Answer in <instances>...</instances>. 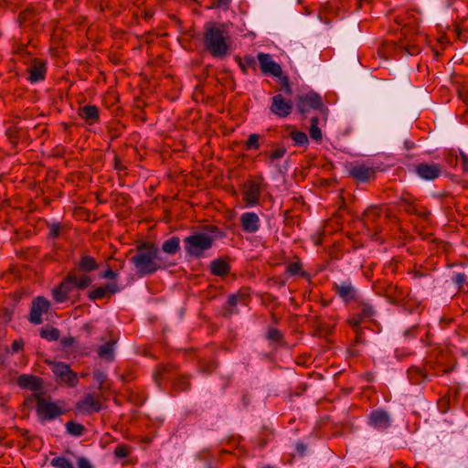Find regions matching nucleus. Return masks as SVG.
<instances>
[{
    "label": "nucleus",
    "mask_w": 468,
    "mask_h": 468,
    "mask_svg": "<svg viewBox=\"0 0 468 468\" xmlns=\"http://www.w3.org/2000/svg\"><path fill=\"white\" fill-rule=\"evenodd\" d=\"M131 262L139 277L151 275L170 265L161 255L159 249L149 242H144L137 247L135 254L131 258Z\"/></svg>",
    "instance_id": "1"
},
{
    "label": "nucleus",
    "mask_w": 468,
    "mask_h": 468,
    "mask_svg": "<svg viewBox=\"0 0 468 468\" xmlns=\"http://www.w3.org/2000/svg\"><path fill=\"white\" fill-rule=\"evenodd\" d=\"M229 33L224 23L209 22L205 25L204 47L214 58L226 57L230 49Z\"/></svg>",
    "instance_id": "2"
},
{
    "label": "nucleus",
    "mask_w": 468,
    "mask_h": 468,
    "mask_svg": "<svg viewBox=\"0 0 468 468\" xmlns=\"http://www.w3.org/2000/svg\"><path fill=\"white\" fill-rule=\"evenodd\" d=\"M184 243L187 254L193 257H200L205 250L211 248L213 239L207 233L198 232L186 237Z\"/></svg>",
    "instance_id": "3"
},
{
    "label": "nucleus",
    "mask_w": 468,
    "mask_h": 468,
    "mask_svg": "<svg viewBox=\"0 0 468 468\" xmlns=\"http://www.w3.org/2000/svg\"><path fill=\"white\" fill-rule=\"evenodd\" d=\"M403 38L399 43L390 42L389 44L394 48L395 51H400L405 55H417L420 52V42L422 36H411L409 34V29L402 30Z\"/></svg>",
    "instance_id": "4"
},
{
    "label": "nucleus",
    "mask_w": 468,
    "mask_h": 468,
    "mask_svg": "<svg viewBox=\"0 0 468 468\" xmlns=\"http://www.w3.org/2000/svg\"><path fill=\"white\" fill-rule=\"evenodd\" d=\"M348 175L359 183H367L376 176V169L369 163H353L348 166Z\"/></svg>",
    "instance_id": "5"
},
{
    "label": "nucleus",
    "mask_w": 468,
    "mask_h": 468,
    "mask_svg": "<svg viewBox=\"0 0 468 468\" xmlns=\"http://www.w3.org/2000/svg\"><path fill=\"white\" fill-rule=\"evenodd\" d=\"M37 414L41 421L54 420L63 414V410L57 403L38 399L36 407Z\"/></svg>",
    "instance_id": "6"
},
{
    "label": "nucleus",
    "mask_w": 468,
    "mask_h": 468,
    "mask_svg": "<svg viewBox=\"0 0 468 468\" xmlns=\"http://www.w3.org/2000/svg\"><path fill=\"white\" fill-rule=\"evenodd\" d=\"M50 303L45 297L37 296L32 302L29 321L34 324H40L42 323V315L48 312Z\"/></svg>",
    "instance_id": "7"
},
{
    "label": "nucleus",
    "mask_w": 468,
    "mask_h": 468,
    "mask_svg": "<svg viewBox=\"0 0 468 468\" xmlns=\"http://www.w3.org/2000/svg\"><path fill=\"white\" fill-rule=\"evenodd\" d=\"M77 410L83 414L98 412L101 409V401L99 395L86 394L77 402Z\"/></svg>",
    "instance_id": "8"
},
{
    "label": "nucleus",
    "mask_w": 468,
    "mask_h": 468,
    "mask_svg": "<svg viewBox=\"0 0 468 468\" xmlns=\"http://www.w3.org/2000/svg\"><path fill=\"white\" fill-rule=\"evenodd\" d=\"M271 112L281 118H285L291 114L292 110V101L286 100L282 94L272 97Z\"/></svg>",
    "instance_id": "9"
},
{
    "label": "nucleus",
    "mask_w": 468,
    "mask_h": 468,
    "mask_svg": "<svg viewBox=\"0 0 468 468\" xmlns=\"http://www.w3.org/2000/svg\"><path fill=\"white\" fill-rule=\"evenodd\" d=\"M368 424L378 431H386L391 425V419L387 411L375 410L368 416Z\"/></svg>",
    "instance_id": "10"
},
{
    "label": "nucleus",
    "mask_w": 468,
    "mask_h": 468,
    "mask_svg": "<svg viewBox=\"0 0 468 468\" xmlns=\"http://www.w3.org/2000/svg\"><path fill=\"white\" fill-rule=\"evenodd\" d=\"M260 68L264 74L279 77L282 74L281 66L276 63L270 54L260 52L257 55Z\"/></svg>",
    "instance_id": "11"
},
{
    "label": "nucleus",
    "mask_w": 468,
    "mask_h": 468,
    "mask_svg": "<svg viewBox=\"0 0 468 468\" xmlns=\"http://www.w3.org/2000/svg\"><path fill=\"white\" fill-rule=\"evenodd\" d=\"M415 172L420 178L424 180H434L441 176L442 172V166L434 163H421L416 165Z\"/></svg>",
    "instance_id": "12"
},
{
    "label": "nucleus",
    "mask_w": 468,
    "mask_h": 468,
    "mask_svg": "<svg viewBox=\"0 0 468 468\" xmlns=\"http://www.w3.org/2000/svg\"><path fill=\"white\" fill-rule=\"evenodd\" d=\"M323 106L321 97L314 93L303 95L297 101V108L302 113L307 112L310 109L319 110Z\"/></svg>",
    "instance_id": "13"
},
{
    "label": "nucleus",
    "mask_w": 468,
    "mask_h": 468,
    "mask_svg": "<svg viewBox=\"0 0 468 468\" xmlns=\"http://www.w3.org/2000/svg\"><path fill=\"white\" fill-rule=\"evenodd\" d=\"M239 223L245 233H255L261 227V219L254 212L242 213L239 218Z\"/></svg>",
    "instance_id": "14"
},
{
    "label": "nucleus",
    "mask_w": 468,
    "mask_h": 468,
    "mask_svg": "<svg viewBox=\"0 0 468 468\" xmlns=\"http://www.w3.org/2000/svg\"><path fill=\"white\" fill-rule=\"evenodd\" d=\"M261 195V189L259 184L255 182H250L246 185L243 193V201L247 207H252L259 203L260 197Z\"/></svg>",
    "instance_id": "15"
},
{
    "label": "nucleus",
    "mask_w": 468,
    "mask_h": 468,
    "mask_svg": "<svg viewBox=\"0 0 468 468\" xmlns=\"http://www.w3.org/2000/svg\"><path fill=\"white\" fill-rule=\"evenodd\" d=\"M400 206L410 214H415L421 218H425L428 215L426 209L419 207L415 202V198L410 194H406L401 197Z\"/></svg>",
    "instance_id": "16"
},
{
    "label": "nucleus",
    "mask_w": 468,
    "mask_h": 468,
    "mask_svg": "<svg viewBox=\"0 0 468 468\" xmlns=\"http://www.w3.org/2000/svg\"><path fill=\"white\" fill-rule=\"evenodd\" d=\"M79 116L89 125H93L100 121V111L95 105H84L79 108Z\"/></svg>",
    "instance_id": "17"
},
{
    "label": "nucleus",
    "mask_w": 468,
    "mask_h": 468,
    "mask_svg": "<svg viewBox=\"0 0 468 468\" xmlns=\"http://www.w3.org/2000/svg\"><path fill=\"white\" fill-rule=\"evenodd\" d=\"M72 278L66 277L58 286L52 290V297L57 303H63L68 299L69 293L73 289L70 281Z\"/></svg>",
    "instance_id": "18"
},
{
    "label": "nucleus",
    "mask_w": 468,
    "mask_h": 468,
    "mask_svg": "<svg viewBox=\"0 0 468 468\" xmlns=\"http://www.w3.org/2000/svg\"><path fill=\"white\" fill-rule=\"evenodd\" d=\"M334 289L345 302H350L356 298V290L349 281L335 283Z\"/></svg>",
    "instance_id": "19"
},
{
    "label": "nucleus",
    "mask_w": 468,
    "mask_h": 468,
    "mask_svg": "<svg viewBox=\"0 0 468 468\" xmlns=\"http://www.w3.org/2000/svg\"><path fill=\"white\" fill-rule=\"evenodd\" d=\"M46 63L42 60L35 59L31 67L28 69V80L31 82H37L45 79Z\"/></svg>",
    "instance_id": "20"
},
{
    "label": "nucleus",
    "mask_w": 468,
    "mask_h": 468,
    "mask_svg": "<svg viewBox=\"0 0 468 468\" xmlns=\"http://www.w3.org/2000/svg\"><path fill=\"white\" fill-rule=\"evenodd\" d=\"M286 148L284 146H280L271 151H264L261 153L262 155L266 157L265 164L268 166H277L278 160L282 159L286 154Z\"/></svg>",
    "instance_id": "21"
},
{
    "label": "nucleus",
    "mask_w": 468,
    "mask_h": 468,
    "mask_svg": "<svg viewBox=\"0 0 468 468\" xmlns=\"http://www.w3.org/2000/svg\"><path fill=\"white\" fill-rule=\"evenodd\" d=\"M17 385L22 388L37 390L40 387V378L33 375L23 374L17 378Z\"/></svg>",
    "instance_id": "22"
},
{
    "label": "nucleus",
    "mask_w": 468,
    "mask_h": 468,
    "mask_svg": "<svg viewBox=\"0 0 468 468\" xmlns=\"http://www.w3.org/2000/svg\"><path fill=\"white\" fill-rule=\"evenodd\" d=\"M381 215V211L377 207H368L363 215L362 221L363 224L368 228H374V223Z\"/></svg>",
    "instance_id": "23"
},
{
    "label": "nucleus",
    "mask_w": 468,
    "mask_h": 468,
    "mask_svg": "<svg viewBox=\"0 0 468 468\" xmlns=\"http://www.w3.org/2000/svg\"><path fill=\"white\" fill-rule=\"evenodd\" d=\"M49 365L51 371L59 380L71 371L69 366L64 362H51Z\"/></svg>",
    "instance_id": "24"
},
{
    "label": "nucleus",
    "mask_w": 468,
    "mask_h": 468,
    "mask_svg": "<svg viewBox=\"0 0 468 468\" xmlns=\"http://www.w3.org/2000/svg\"><path fill=\"white\" fill-rule=\"evenodd\" d=\"M408 378L412 384H420L427 378V374L418 367H412L408 370Z\"/></svg>",
    "instance_id": "25"
},
{
    "label": "nucleus",
    "mask_w": 468,
    "mask_h": 468,
    "mask_svg": "<svg viewBox=\"0 0 468 468\" xmlns=\"http://www.w3.org/2000/svg\"><path fill=\"white\" fill-rule=\"evenodd\" d=\"M180 239L178 237H172L166 239L162 245V250L169 255H175L179 250Z\"/></svg>",
    "instance_id": "26"
},
{
    "label": "nucleus",
    "mask_w": 468,
    "mask_h": 468,
    "mask_svg": "<svg viewBox=\"0 0 468 468\" xmlns=\"http://www.w3.org/2000/svg\"><path fill=\"white\" fill-rule=\"evenodd\" d=\"M211 271L215 275L222 276L229 271V265L224 260H216L211 262Z\"/></svg>",
    "instance_id": "27"
},
{
    "label": "nucleus",
    "mask_w": 468,
    "mask_h": 468,
    "mask_svg": "<svg viewBox=\"0 0 468 468\" xmlns=\"http://www.w3.org/2000/svg\"><path fill=\"white\" fill-rule=\"evenodd\" d=\"M388 293L389 302L392 303H401L408 294L402 288L398 286L390 287Z\"/></svg>",
    "instance_id": "28"
},
{
    "label": "nucleus",
    "mask_w": 468,
    "mask_h": 468,
    "mask_svg": "<svg viewBox=\"0 0 468 468\" xmlns=\"http://www.w3.org/2000/svg\"><path fill=\"white\" fill-rule=\"evenodd\" d=\"M65 428L67 433L74 437H80L83 435L86 431L85 427L82 424L75 422L73 420L68 421L65 425Z\"/></svg>",
    "instance_id": "29"
},
{
    "label": "nucleus",
    "mask_w": 468,
    "mask_h": 468,
    "mask_svg": "<svg viewBox=\"0 0 468 468\" xmlns=\"http://www.w3.org/2000/svg\"><path fill=\"white\" fill-rule=\"evenodd\" d=\"M67 277L73 279L70 281V283L73 288L84 289L87 288L91 282V279L88 275H82L80 278H78L74 274H69Z\"/></svg>",
    "instance_id": "30"
},
{
    "label": "nucleus",
    "mask_w": 468,
    "mask_h": 468,
    "mask_svg": "<svg viewBox=\"0 0 468 468\" xmlns=\"http://www.w3.org/2000/svg\"><path fill=\"white\" fill-rule=\"evenodd\" d=\"M286 272L291 276H302L304 278L308 277V273L303 271L302 263L299 261H292L287 264Z\"/></svg>",
    "instance_id": "31"
},
{
    "label": "nucleus",
    "mask_w": 468,
    "mask_h": 468,
    "mask_svg": "<svg viewBox=\"0 0 468 468\" xmlns=\"http://www.w3.org/2000/svg\"><path fill=\"white\" fill-rule=\"evenodd\" d=\"M290 137L292 140L294 145L306 147L309 144L308 137L305 133L293 130L290 133Z\"/></svg>",
    "instance_id": "32"
},
{
    "label": "nucleus",
    "mask_w": 468,
    "mask_h": 468,
    "mask_svg": "<svg viewBox=\"0 0 468 468\" xmlns=\"http://www.w3.org/2000/svg\"><path fill=\"white\" fill-rule=\"evenodd\" d=\"M79 267L82 271H91L98 269V264L94 258L88 255H83L79 262Z\"/></svg>",
    "instance_id": "33"
},
{
    "label": "nucleus",
    "mask_w": 468,
    "mask_h": 468,
    "mask_svg": "<svg viewBox=\"0 0 468 468\" xmlns=\"http://www.w3.org/2000/svg\"><path fill=\"white\" fill-rule=\"evenodd\" d=\"M36 13L33 9H26L19 15L18 20L20 26L27 27L35 22Z\"/></svg>",
    "instance_id": "34"
},
{
    "label": "nucleus",
    "mask_w": 468,
    "mask_h": 468,
    "mask_svg": "<svg viewBox=\"0 0 468 468\" xmlns=\"http://www.w3.org/2000/svg\"><path fill=\"white\" fill-rule=\"evenodd\" d=\"M113 342H107L101 346L98 349V355L101 358L112 359L113 358Z\"/></svg>",
    "instance_id": "35"
},
{
    "label": "nucleus",
    "mask_w": 468,
    "mask_h": 468,
    "mask_svg": "<svg viewBox=\"0 0 468 468\" xmlns=\"http://www.w3.org/2000/svg\"><path fill=\"white\" fill-rule=\"evenodd\" d=\"M261 135L259 133H250L245 143L247 151L258 150L261 147Z\"/></svg>",
    "instance_id": "36"
},
{
    "label": "nucleus",
    "mask_w": 468,
    "mask_h": 468,
    "mask_svg": "<svg viewBox=\"0 0 468 468\" xmlns=\"http://www.w3.org/2000/svg\"><path fill=\"white\" fill-rule=\"evenodd\" d=\"M50 464L54 468H74L73 463L63 456L54 457L50 461Z\"/></svg>",
    "instance_id": "37"
},
{
    "label": "nucleus",
    "mask_w": 468,
    "mask_h": 468,
    "mask_svg": "<svg viewBox=\"0 0 468 468\" xmlns=\"http://www.w3.org/2000/svg\"><path fill=\"white\" fill-rule=\"evenodd\" d=\"M59 330L54 327L43 328L40 331V336L48 341H56L59 338Z\"/></svg>",
    "instance_id": "38"
},
{
    "label": "nucleus",
    "mask_w": 468,
    "mask_h": 468,
    "mask_svg": "<svg viewBox=\"0 0 468 468\" xmlns=\"http://www.w3.org/2000/svg\"><path fill=\"white\" fill-rule=\"evenodd\" d=\"M362 318H370L375 314V309L374 307L367 303H362L360 304V314Z\"/></svg>",
    "instance_id": "39"
},
{
    "label": "nucleus",
    "mask_w": 468,
    "mask_h": 468,
    "mask_svg": "<svg viewBox=\"0 0 468 468\" xmlns=\"http://www.w3.org/2000/svg\"><path fill=\"white\" fill-rule=\"evenodd\" d=\"M60 381L72 388L76 387L79 383L77 374L72 370L69 373H67L66 377H64Z\"/></svg>",
    "instance_id": "40"
},
{
    "label": "nucleus",
    "mask_w": 468,
    "mask_h": 468,
    "mask_svg": "<svg viewBox=\"0 0 468 468\" xmlns=\"http://www.w3.org/2000/svg\"><path fill=\"white\" fill-rule=\"evenodd\" d=\"M130 449L125 444H118L114 450V455L118 459L125 458L129 455Z\"/></svg>",
    "instance_id": "41"
},
{
    "label": "nucleus",
    "mask_w": 468,
    "mask_h": 468,
    "mask_svg": "<svg viewBox=\"0 0 468 468\" xmlns=\"http://www.w3.org/2000/svg\"><path fill=\"white\" fill-rule=\"evenodd\" d=\"M105 296L106 294L102 286L93 288L89 292V298L93 301L102 299Z\"/></svg>",
    "instance_id": "42"
},
{
    "label": "nucleus",
    "mask_w": 468,
    "mask_h": 468,
    "mask_svg": "<svg viewBox=\"0 0 468 468\" xmlns=\"http://www.w3.org/2000/svg\"><path fill=\"white\" fill-rule=\"evenodd\" d=\"M452 281L458 286V288L462 290L466 284V275L463 272L455 273L452 277Z\"/></svg>",
    "instance_id": "43"
},
{
    "label": "nucleus",
    "mask_w": 468,
    "mask_h": 468,
    "mask_svg": "<svg viewBox=\"0 0 468 468\" xmlns=\"http://www.w3.org/2000/svg\"><path fill=\"white\" fill-rule=\"evenodd\" d=\"M309 134L311 138L314 141H321L322 140V131L319 128V126L311 125L309 129Z\"/></svg>",
    "instance_id": "44"
},
{
    "label": "nucleus",
    "mask_w": 468,
    "mask_h": 468,
    "mask_svg": "<svg viewBox=\"0 0 468 468\" xmlns=\"http://www.w3.org/2000/svg\"><path fill=\"white\" fill-rule=\"evenodd\" d=\"M457 161L461 163L462 170L464 173H468V155L463 152H460V155L457 157Z\"/></svg>",
    "instance_id": "45"
},
{
    "label": "nucleus",
    "mask_w": 468,
    "mask_h": 468,
    "mask_svg": "<svg viewBox=\"0 0 468 468\" xmlns=\"http://www.w3.org/2000/svg\"><path fill=\"white\" fill-rule=\"evenodd\" d=\"M77 466L78 468H93L90 461L83 456L77 459Z\"/></svg>",
    "instance_id": "46"
},
{
    "label": "nucleus",
    "mask_w": 468,
    "mask_h": 468,
    "mask_svg": "<svg viewBox=\"0 0 468 468\" xmlns=\"http://www.w3.org/2000/svg\"><path fill=\"white\" fill-rule=\"evenodd\" d=\"M102 287L105 292V294H107V293L113 294L119 291V288H118V285L116 282H111Z\"/></svg>",
    "instance_id": "47"
},
{
    "label": "nucleus",
    "mask_w": 468,
    "mask_h": 468,
    "mask_svg": "<svg viewBox=\"0 0 468 468\" xmlns=\"http://www.w3.org/2000/svg\"><path fill=\"white\" fill-rule=\"evenodd\" d=\"M268 337L273 341H280L282 339V334L275 328H271L268 331Z\"/></svg>",
    "instance_id": "48"
},
{
    "label": "nucleus",
    "mask_w": 468,
    "mask_h": 468,
    "mask_svg": "<svg viewBox=\"0 0 468 468\" xmlns=\"http://www.w3.org/2000/svg\"><path fill=\"white\" fill-rule=\"evenodd\" d=\"M364 318H362V316L360 314L358 315H355L353 317H350L348 319V324L353 327V328H356L358 327V325L361 324L362 320Z\"/></svg>",
    "instance_id": "49"
},
{
    "label": "nucleus",
    "mask_w": 468,
    "mask_h": 468,
    "mask_svg": "<svg viewBox=\"0 0 468 468\" xmlns=\"http://www.w3.org/2000/svg\"><path fill=\"white\" fill-rule=\"evenodd\" d=\"M241 302L245 303L244 299L239 295H230L228 300L229 304L231 306H236L239 303Z\"/></svg>",
    "instance_id": "50"
},
{
    "label": "nucleus",
    "mask_w": 468,
    "mask_h": 468,
    "mask_svg": "<svg viewBox=\"0 0 468 468\" xmlns=\"http://www.w3.org/2000/svg\"><path fill=\"white\" fill-rule=\"evenodd\" d=\"M23 346H24V342L22 340H15L13 343H12V351L14 353H16L18 351H20L22 348H23Z\"/></svg>",
    "instance_id": "51"
},
{
    "label": "nucleus",
    "mask_w": 468,
    "mask_h": 468,
    "mask_svg": "<svg viewBox=\"0 0 468 468\" xmlns=\"http://www.w3.org/2000/svg\"><path fill=\"white\" fill-rule=\"evenodd\" d=\"M117 276V273L115 271H113L111 269H108L106 270L101 275V278H104V279H115Z\"/></svg>",
    "instance_id": "52"
},
{
    "label": "nucleus",
    "mask_w": 468,
    "mask_h": 468,
    "mask_svg": "<svg viewBox=\"0 0 468 468\" xmlns=\"http://www.w3.org/2000/svg\"><path fill=\"white\" fill-rule=\"evenodd\" d=\"M93 377L96 379V381H98L101 385L102 384L105 378V375L101 371H95L93 373Z\"/></svg>",
    "instance_id": "53"
},
{
    "label": "nucleus",
    "mask_w": 468,
    "mask_h": 468,
    "mask_svg": "<svg viewBox=\"0 0 468 468\" xmlns=\"http://www.w3.org/2000/svg\"><path fill=\"white\" fill-rule=\"evenodd\" d=\"M231 0H217L216 5L219 8L227 9Z\"/></svg>",
    "instance_id": "54"
},
{
    "label": "nucleus",
    "mask_w": 468,
    "mask_h": 468,
    "mask_svg": "<svg viewBox=\"0 0 468 468\" xmlns=\"http://www.w3.org/2000/svg\"><path fill=\"white\" fill-rule=\"evenodd\" d=\"M295 449L300 455H303L306 451V446L302 442H297Z\"/></svg>",
    "instance_id": "55"
},
{
    "label": "nucleus",
    "mask_w": 468,
    "mask_h": 468,
    "mask_svg": "<svg viewBox=\"0 0 468 468\" xmlns=\"http://www.w3.org/2000/svg\"><path fill=\"white\" fill-rule=\"evenodd\" d=\"M59 234V227L58 225H52L50 228V236L53 238L58 237Z\"/></svg>",
    "instance_id": "56"
},
{
    "label": "nucleus",
    "mask_w": 468,
    "mask_h": 468,
    "mask_svg": "<svg viewBox=\"0 0 468 468\" xmlns=\"http://www.w3.org/2000/svg\"><path fill=\"white\" fill-rule=\"evenodd\" d=\"M61 343L63 346H71L73 343H74V339L72 337H69V338H63L61 340Z\"/></svg>",
    "instance_id": "57"
},
{
    "label": "nucleus",
    "mask_w": 468,
    "mask_h": 468,
    "mask_svg": "<svg viewBox=\"0 0 468 468\" xmlns=\"http://www.w3.org/2000/svg\"><path fill=\"white\" fill-rule=\"evenodd\" d=\"M181 381H182V386H179V384H176V388L181 390L186 389L188 388V383H187L186 379L183 378Z\"/></svg>",
    "instance_id": "58"
},
{
    "label": "nucleus",
    "mask_w": 468,
    "mask_h": 468,
    "mask_svg": "<svg viewBox=\"0 0 468 468\" xmlns=\"http://www.w3.org/2000/svg\"><path fill=\"white\" fill-rule=\"evenodd\" d=\"M244 60L246 61L247 65H252L255 62L253 57H245Z\"/></svg>",
    "instance_id": "59"
},
{
    "label": "nucleus",
    "mask_w": 468,
    "mask_h": 468,
    "mask_svg": "<svg viewBox=\"0 0 468 468\" xmlns=\"http://www.w3.org/2000/svg\"><path fill=\"white\" fill-rule=\"evenodd\" d=\"M319 119L317 117H313L311 119V125H315V126H319Z\"/></svg>",
    "instance_id": "60"
},
{
    "label": "nucleus",
    "mask_w": 468,
    "mask_h": 468,
    "mask_svg": "<svg viewBox=\"0 0 468 468\" xmlns=\"http://www.w3.org/2000/svg\"><path fill=\"white\" fill-rule=\"evenodd\" d=\"M463 100L467 101V103H468V89L463 91Z\"/></svg>",
    "instance_id": "61"
},
{
    "label": "nucleus",
    "mask_w": 468,
    "mask_h": 468,
    "mask_svg": "<svg viewBox=\"0 0 468 468\" xmlns=\"http://www.w3.org/2000/svg\"><path fill=\"white\" fill-rule=\"evenodd\" d=\"M356 341L359 342L360 341V336H357L356 337Z\"/></svg>",
    "instance_id": "62"
},
{
    "label": "nucleus",
    "mask_w": 468,
    "mask_h": 468,
    "mask_svg": "<svg viewBox=\"0 0 468 468\" xmlns=\"http://www.w3.org/2000/svg\"><path fill=\"white\" fill-rule=\"evenodd\" d=\"M263 468H272V467H271V466H265V467H263Z\"/></svg>",
    "instance_id": "63"
}]
</instances>
